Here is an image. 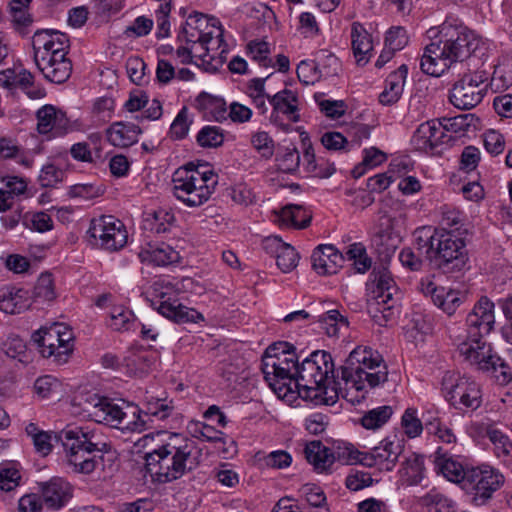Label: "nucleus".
Here are the masks:
<instances>
[{"label": "nucleus", "instance_id": "1", "mask_svg": "<svg viewBox=\"0 0 512 512\" xmlns=\"http://www.w3.org/2000/svg\"><path fill=\"white\" fill-rule=\"evenodd\" d=\"M432 39L421 57V70L439 77L453 64L463 62L472 55H483L484 41L457 18H447L438 28L428 30Z\"/></svg>", "mask_w": 512, "mask_h": 512}, {"label": "nucleus", "instance_id": "2", "mask_svg": "<svg viewBox=\"0 0 512 512\" xmlns=\"http://www.w3.org/2000/svg\"><path fill=\"white\" fill-rule=\"evenodd\" d=\"M494 326L495 304L487 296H481L466 316V336L457 344V349L471 365L479 370L491 371L500 385H506L512 380L510 367L484 340Z\"/></svg>", "mask_w": 512, "mask_h": 512}, {"label": "nucleus", "instance_id": "3", "mask_svg": "<svg viewBox=\"0 0 512 512\" xmlns=\"http://www.w3.org/2000/svg\"><path fill=\"white\" fill-rule=\"evenodd\" d=\"M341 391L340 383L335 380L331 354L317 350L298 360L292 386L286 388L282 400L289 405L299 398L314 405H333Z\"/></svg>", "mask_w": 512, "mask_h": 512}, {"label": "nucleus", "instance_id": "4", "mask_svg": "<svg viewBox=\"0 0 512 512\" xmlns=\"http://www.w3.org/2000/svg\"><path fill=\"white\" fill-rule=\"evenodd\" d=\"M95 438L93 432L82 427H68L59 433L67 464L72 471L80 474L101 472L105 479L117 470V458L106 443Z\"/></svg>", "mask_w": 512, "mask_h": 512}, {"label": "nucleus", "instance_id": "5", "mask_svg": "<svg viewBox=\"0 0 512 512\" xmlns=\"http://www.w3.org/2000/svg\"><path fill=\"white\" fill-rule=\"evenodd\" d=\"M202 451L194 441L171 434L168 439L145 454V467L151 477L168 483L180 479L200 464Z\"/></svg>", "mask_w": 512, "mask_h": 512}, {"label": "nucleus", "instance_id": "6", "mask_svg": "<svg viewBox=\"0 0 512 512\" xmlns=\"http://www.w3.org/2000/svg\"><path fill=\"white\" fill-rule=\"evenodd\" d=\"M69 38L57 30H37L32 37L34 63L43 77L52 83L66 82L72 73L67 57Z\"/></svg>", "mask_w": 512, "mask_h": 512}, {"label": "nucleus", "instance_id": "7", "mask_svg": "<svg viewBox=\"0 0 512 512\" xmlns=\"http://www.w3.org/2000/svg\"><path fill=\"white\" fill-rule=\"evenodd\" d=\"M80 405L85 416L96 423L133 432L146 429L141 409L133 403L89 393L82 398Z\"/></svg>", "mask_w": 512, "mask_h": 512}, {"label": "nucleus", "instance_id": "8", "mask_svg": "<svg viewBox=\"0 0 512 512\" xmlns=\"http://www.w3.org/2000/svg\"><path fill=\"white\" fill-rule=\"evenodd\" d=\"M387 376L382 355L368 346L356 347L341 367V378L347 391L377 387L387 380Z\"/></svg>", "mask_w": 512, "mask_h": 512}, {"label": "nucleus", "instance_id": "9", "mask_svg": "<svg viewBox=\"0 0 512 512\" xmlns=\"http://www.w3.org/2000/svg\"><path fill=\"white\" fill-rule=\"evenodd\" d=\"M194 281L192 278H183L172 281L159 279L151 286V306L162 316L176 323H198L203 315L195 309L188 308L180 302V293L192 291Z\"/></svg>", "mask_w": 512, "mask_h": 512}, {"label": "nucleus", "instance_id": "10", "mask_svg": "<svg viewBox=\"0 0 512 512\" xmlns=\"http://www.w3.org/2000/svg\"><path fill=\"white\" fill-rule=\"evenodd\" d=\"M298 360L295 346L286 341L270 344L261 357L264 381L281 400L286 388L292 386Z\"/></svg>", "mask_w": 512, "mask_h": 512}, {"label": "nucleus", "instance_id": "11", "mask_svg": "<svg viewBox=\"0 0 512 512\" xmlns=\"http://www.w3.org/2000/svg\"><path fill=\"white\" fill-rule=\"evenodd\" d=\"M174 196L188 207H199L213 194L218 177L207 165L189 163L178 168L172 177Z\"/></svg>", "mask_w": 512, "mask_h": 512}, {"label": "nucleus", "instance_id": "12", "mask_svg": "<svg viewBox=\"0 0 512 512\" xmlns=\"http://www.w3.org/2000/svg\"><path fill=\"white\" fill-rule=\"evenodd\" d=\"M368 309L378 321L380 316L388 321L394 316V309L400 299V291L388 269H374L367 284Z\"/></svg>", "mask_w": 512, "mask_h": 512}, {"label": "nucleus", "instance_id": "13", "mask_svg": "<svg viewBox=\"0 0 512 512\" xmlns=\"http://www.w3.org/2000/svg\"><path fill=\"white\" fill-rule=\"evenodd\" d=\"M505 483L504 475L490 465L466 468L462 489L475 506L486 505Z\"/></svg>", "mask_w": 512, "mask_h": 512}, {"label": "nucleus", "instance_id": "14", "mask_svg": "<svg viewBox=\"0 0 512 512\" xmlns=\"http://www.w3.org/2000/svg\"><path fill=\"white\" fill-rule=\"evenodd\" d=\"M180 43L200 44L201 54L211 48V44H217V49L221 48L223 43V29L220 22L215 17H209L200 12L190 14L184 26L177 36Z\"/></svg>", "mask_w": 512, "mask_h": 512}, {"label": "nucleus", "instance_id": "15", "mask_svg": "<svg viewBox=\"0 0 512 512\" xmlns=\"http://www.w3.org/2000/svg\"><path fill=\"white\" fill-rule=\"evenodd\" d=\"M31 341L44 358H54L57 364L66 363L73 350V334L63 324L40 328L31 336Z\"/></svg>", "mask_w": 512, "mask_h": 512}, {"label": "nucleus", "instance_id": "16", "mask_svg": "<svg viewBox=\"0 0 512 512\" xmlns=\"http://www.w3.org/2000/svg\"><path fill=\"white\" fill-rule=\"evenodd\" d=\"M446 400L456 409L476 410L482 403L479 385L472 379L447 373L442 380Z\"/></svg>", "mask_w": 512, "mask_h": 512}, {"label": "nucleus", "instance_id": "17", "mask_svg": "<svg viewBox=\"0 0 512 512\" xmlns=\"http://www.w3.org/2000/svg\"><path fill=\"white\" fill-rule=\"evenodd\" d=\"M431 263L445 273L461 270L467 261L464 240L452 232L440 231Z\"/></svg>", "mask_w": 512, "mask_h": 512}, {"label": "nucleus", "instance_id": "18", "mask_svg": "<svg viewBox=\"0 0 512 512\" xmlns=\"http://www.w3.org/2000/svg\"><path fill=\"white\" fill-rule=\"evenodd\" d=\"M88 234L94 239L96 245L107 251L122 249L128 238L124 224L110 215L92 219Z\"/></svg>", "mask_w": 512, "mask_h": 512}, {"label": "nucleus", "instance_id": "19", "mask_svg": "<svg viewBox=\"0 0 512 512\" xmlns=\"http://www.w3.org/2000/svg\"><path fill=\"white\" fill-rule=\"evenodd\" d=\"M486 77L481 73L465 74L455 82L449 92L451 104L461 110H469L477 106L483 99Z\"/></svg>", "mask_w": 512, "mask_h": 512}, {"label": "nucleus", "instance_id": "20", "mask_svg": "<svg viewBox=\"0 0 512 512\" xmlns=\"http://www.w3.org/2000/svg\"><path fill=\"white\" fill-rule=\"evenodd\" d=\"M403 451L402 441L397 436L387 437L362 458L363 466L374 467L379 471H391Z\"/></svg>", "mask_w": 512, "mask_h": 512}, {"label": "nucleus", "instance_id": "21", "mask_svg": "<svg viewBox=\"0 0 512 512\" xmlns=\"http://www.w3.org/2000/svg\"><path fill=\"white\" fill-rule=\"evenodd\" d=\"M395 218L386 210L380 209L374 227L373 242L379 253L393 254L400 242L399 234L394 231Z\"/></svg>", "mask_w": 512, "mask_h": 512}, {"label": "nucleus", "instance_id": "22", "mask_svg": "<svg viewBox=\"0 0 512 512\" xmlns=\"http://www.w3.org/2000/svg\"><path fill=\"white\" fill-rule=\"evenodd\" d=\"M267 78H258V101L262 97H267L272 104L275 111L284 114L288 120L298 122L300 116L298 114V97L295 92L289 89H284L270 95L265 91L264 82ZM263 102H258V111H261Z\"/></svg>", "mask_w": 512, "mask_h": 512}, {"label": "nucleus", "instance_id": "23", "mask_svg": "<svg viewBox=\"0 0 512 512\" xmlns=\"http://www.w3.org/2000/svg\"><path fill=\"white\" fill-rule=\"evenodd\" d=\"M339 61L333 54L325 55V59L313 61L303 60L301 61L296 69L299 80L306 84H314L322 77H328L334 75L337 72Z\"/></svg>", "mask_w": 512, "mask_h": 512}, {"label": "nucleus", "instance_id": "24", "mask_svg": "<svg viewBox=\"0 0 512 512\" xmlns=\"http://www.w3.org/2000/svg\"><path fill=\"white\" fill-rule=\"evenodd\" d=\"M422 291L430 295L433 303L448 316L454 315L467 298L462 291L437 287L433 282L422 283Z\"/></svg>", "mask_w": 512, "mask_h": 512}, {"label": "nucleus", "instance_id": "25", "mask_svg": "<svg viewBox=\"0 0 512 512\" xmlns=\"http://www.w3.org/2000/svg\"><path fill=\"white\" fill-rule=\"evenodd\" d=\"M73 489L63 478L54 477L41 484V496L47 508L59 510L72 498Z\"/></svg>", "mask_w": 512, "mask_h": 512}, {"label": "nucleus", "instance_id": "26", "mask_svg": "<svg viewBox=\"0 0 512 512\" xmlns=\"http://www.w3.org/2000/svg\"><path fill=\"white\" fill-rule=\"evenodd\" d=\"M312 267L319 275L335 274L342 266L343 255L331 244H321L311 255Z\"/></svg>", "mask_w": 512, "mask_h": 512}, {"label": "nucleus", "instance_id": "27", "mask_svg": "<svg viewBox=\"0 0 512 512\" xmlns=\"http://www.w3.org/2000/svg\"><path fill=\"white\" fill-rule=\"evenodd\" d=\"M311 220V212L297 204H288L280 210H274L271 216V221L283 228L305 229Z\"/></svg>", "mask_w": 512, "mask_h": 512}, {"label": "nucleus", "instance_id": "28", "mask_svg": "<svg viewBox=\"0 0 512 512\" xmlns=\"http://www.w3.org/2000/svg\"><path fill=\"white\" fill-rule=\"evenodd\" d=\"M444 132L441 123L430 120L418 126L414 132L411 143L418 151L432 152L443 143Z\"/></svg>", "mask_w": 512, "mask_h": 512}, {"label": "nucleus", "instance_id": "29", "mask_svg": "<svg viewBox=\"0 0 512 512\" xmlns=\"http://www.w3.org/2000/svg\"><path fill=\"white\" fill-rule=\"evenodd\" d=\"M37 120V129L40 134L52 132L54 135H61L69 126L65 113L51 105H45L37 111Z\"/></svg>", "mask_w": 512, "mask_h": 512}, {"label": "nucleus", "instance_id": "30", "mask_svg": "<svg viewBox=\"0 0 512 512\" xmlns=\"http://www.w3.org/2000/svg\"><path fill=\"white\" fill-rule=\"evenodd\" d=\"M350 37L356 63L359 66L366 65L373 53L372 36L361 23L353 22Z\"/></svg>", "mask_w": 512, "mask_h": 512}, {"label": "nucleus", "instance_id": "31", "mask_svg": "<svg viewBox=\"0 0 512 512\" xmlns=\"http://www.w3.org/2000/svg\"><path fill=\"white\" fill-rule=\"evenodd\" d=\"M141 128L131 122H114L106 130L108 142L114 147L128 148L137 143Z\"/></svg>", "mask_w": 512, "mask_h": 512}, {"label": "nucleus", "instance_id": "32", "mask_svg": "<svg viewBox=\"0 0 512 512\" xmlns=\"http://www.w3.org/2000/svg\"><path fill=\"white\" fill-rule=\"evenodd\" d=\"M306 460L313 466L318 473H329L335 462V455L332 451L320 441H311L306 444L304 449Z\"/></svg>", "mask_w": 512, "mask_h": 512}, {"label": "nucleus", "instance_id": "33", "mask_svg": "<svg viewBox=\"0 0 512 512\" xmlns=\"http://www.w3.org/2000/svg\"><path fill=\"white\" fill-rule=\"evenodd\" d=\"M30 306L28 291L14 286L0 287V310L8 314H17Z\"/></svg>", "mask_w": 512, "mask_h": 512}, {"label": "nucleus", "instance_id": "34", "mask_svg": "<svg viewBox=\"0 0 512 512\" xmlns=\"http://www.w3.org/2000/svg\"><path fill=\"white\" fill-rule=\"evenodd\" d=\"M407 73L406 65H401L397 70L389 74L385 81V88L379 95L381 104L392 105L400 99Z\"/></svg>", "mask_w": 512, "mask_h": 512}, {"label": "nucleus", "instance_id": "35", "mask_svg": "<svg viewBox=\"0 0 512 512\" xmlns=\"http://www.w3.org/2000/svg\"><path fill=\"white\" fill-rule=\"evenodd\" d=\"M139 257L143 262H148L155 266H168L177 263L180 259L179 252L165 243L142 249Z\"/></svg>", "mask_w": 512, "mask_h": 512}, {"label": "nucleus", "instance_id": "36", "mask_svg": "<svg viewBox=\"0 0 512 512\" xmlns=\"http://www.w3.org/2000/svg\"><path fill=\"white\" fill-rule=\"evenodd\" d=\"M435 469L451 482L458 483L462 487L464 478H466V468L460 462L441 454V449L435 453Z\"/></svg>", "mask_w": 512, "mask_h": 512}, {"label": "nucleus", "instance_id": "37", "mask_svg": "<svg viewBox=\"0 0 512 512\" xmlns=\"http://www.w3.org/2000/svg\"><path fill=\"white\" fill-rule=\"evenodd\" d=\"M33 83V74L24 68H9L0 72V86L7 90L21 89L28 92Z\"/></svg>", "mask_w": 512, "mask_h": 512}, {"label": "nucleus", "instance_id": "38", "mask_svg": "<svg viewBox=\"0 0 512 512\" xmlns=\"http://www.w3.org/2000/svg\"><path fill=\"white\" fill-rule=\"evenodd\" d=\"M486 436L493 444L494 455L504 464L512 463V441L509 436L493 425L487 427Z\"/></svg>", "mask_w": 512, "mask_h": 512}, {"label": "nucleus", "instance_id": "39", "mask_svg": "<svg viewBox=\"0 0 512 512\" xmlns=\"http://www.w3.org/2000/svg\"><path fill=\"white\" fill-rule=\"evenodd\" d=\"M439 230L431 226L419 227L414 231V243L419 254H424L431 262Z\"/></svg>", "mask_w": 512, "mask_h": 512}, {"label": "nucleus", "instance_id": "40", "mask_svg": "<svg viewBox=\"0 0 512 512\" xmlns=\"http://www.w3.org/2000/svg\"><path fill=\"white\" fill-rule=\"evenodd\" d=\"M419 503L428 512H456L455 502L436 489H432L422 496Z\"/></svg>", "mask_w": 512, "mask_h": 512}, {"label": "nucleus", "instance_id": "41", "mask_svg": "<svg viewBox=\"0 0 512 512\" xmlns=\"http://www.w3.org/2000/svg\"><path fill=\"white\" fill-rule=\"evenodd\" d=\"M317 322L320 328L324 330L329 337H337L342 328H347L349 322L347 317L342 315L339 310H329L318 316Z\"/></svg>", "mask_w": 512, "mask_h": 512}, {"label": "nucleus", "instance_id": "42", "mask_svg": "<svg viewBox=\"0 0 512 512\" xmlns=\"http://www.w3.org/2000/svg\"><path fill=\"white\" fill-rule=\"evenodd\" d=\"M403 483L407 485H417L421 482L424 473L423 458L418 455H412L407 458L399 470Z\"/></svg>", "mask_w": 512, "mask_h": 512}, {"label": "nucleus", "instance_id": "43", "mask_svg": "<svg viewBox=\"0 0 512 512\" xmlns=\"http://www.w3.org/2000/svg\"><path fill=\"white\" fill-rule=\"evenodd\" d=\"M173 408L172 401L151 396L146 398L145 409L141 410V416L143 419L155 417L158 420H165L171 415Z\"/></svg>", "mask_w": 512, "mask_h": 512}, {"label": "nucleus", "instance_id": "44", "mask_svg": "<svg viewBox=\"0 0 512 512\" xmlns=\"http://www.w3.org/2000/svg\"><path fill=\"white\" fill-rule=\"evenodd\" d=\"M26 434L31 438L37 453L47 456L52 451L51 434L40 429L35 423H29L25 428Z\"/></svg>", "mask_w": 512, "mask_h": 512}, {"label": "nucleus", "instance_id": "45", "mask_svg": "<svg viewBox=\"0 0 512 512\" xmlns=\"http://www.w3.org/2000/svg\"><path fill=\"white\" fill-rule=\"evenodd\" d=\"M393 414V408L388 405L369 410L361 418V424L366 429L376 430L382 427Z\"/></svg>", "mask_w": 512, "mask_h": 512}, {"label": "nucleus", "instance_id": "46", "mask_svg": "<svg viewBox=\"0 0 512 512\" xmlns=\"http://www.w3.org/2000/svg\"><path fill=\"white\" fill-rule=\"evenodd\" d=\"M192 123L193 116L186 106L182 107L170 125L169 137L172 140H183L187 137Z\"/></svg>", "mask_w": 512, "mask_h": 512}, {"label": "nucleus", "instance_id": "47", "mask_svg": "<svg viewBox=\"0 0 512 512\" xmlns=\"http://www.w3.org/2000/svg\"><path fill=\"white\" fill-rule=\"evenodd\" d=\"M135 324L134 313L124 306H114L110 312L109 326L116 331L130 330Z\"/></svg>", "mask_w": 512, "mask_h": 512}, {"label": "nucleus", "instance_id": "48", "mask_svg": "<svg viewBox=\"0 0 512 512\" xmlns=\"http://www.w3.org/2000/svg\"><path fill=\"white\" fill-rule=\"evenodd\" d=\"M473 121L472 114H460L451 118H443L439 123H441L444 133L447 131L462 136L470 130L471 126H474Z\"/></svg>", "mask_w": 512, "mask_h": 512}, {"label": "nucleus", "instance_id": "49", "mask_svg": "<svg viewBox=\"0 0 512 512\" xmlns=\"http://www.w3.org/2000/svg\"><path fill=\"white\" fill-rule=\"evenodd\" d=\"M512 85V62L503 61L495 66L490 86L495 91H503Z\"/></svg>", "mask_w": 512, "mask_h": 512}, {"label": "nucleus", "instance_id": "50", "mask_svg": "<svg viewBox=\"0 0 512 512\" xmlns=\"http://www.w3.org/2000/svg\"><path fill=\"white\" fill-rule=\"evenodd\" d=\"M201 45H194L193 57L199 58L203 64L210 66V69L217 70L218 66H221L224 62L223 53L226 52V45L221 44V48L217 49V44H211L205 54H201Z\"/></svg>", "mask_w": 512, "mask_h": 512}, {"label": "nucleus", "instance_id": "51", "mask_svg": "<svg viewBox=\"0 0 512 512\" xmlns=\"http://www.w3.org/2000/svg\"><path fill=\"white\" fill-rule=\"evenodd\" d=\"M441 219L440 223L443 226L441 231L452 232L458 231L462 226L465 216L457 208L444 205L440 208Z\"/></svg>", "mask_w": 512, "mask_h": 512}, {"label": "nucleus", "instance_id": "52", "mask_svg": "<svg viewBox=\"0 0 512 512\" xmlns=\"http://www.w3.org/2000/svg\"><path fill=\"white\" fill-rule=\"evenodd\" d=\"M299 259L300 256L295 248L285 243L274 260L283 273H289L297 267Z\"/></svg>", "mask_w": 512, "mask_h": 512}, {"label": "nucleus", "instance_id": "53", "mask_svg": "<svg viewBox=\"0 0 512 512\" xmlns=\"http://www.w3.org/2000/svg\"><path fill=\"white\" fill-rule=\"evenodd\" d=\"M401 426L409 438L418 437L423 431L422 421L417 416L415 408H407L401 418Z\"/></svg>", "mask_w": 512, "mask_h": 512}, {"label": "nucleus", "instance_id": "54", "mask_svg": "<svg viewBox=\"0 0 512 512\" xmlns=\"http://www.w3.org/2000/svg\"><path fill=\"white\" fill-rule=\"evenodd\" d=\"M3 351L8 357L17 359L21 363H28L30 361L26 344L19 337L8 338L3 343Z\"/></svg>", "mask_w": 512, "mask_h": 512}, {"label": "nucleus", "instance_id": "55", "mask_svg": "<svg viewBox=\"0 0 512 512\" xmlns=\"http://www.w3.org/2000/svg\"><path fill=\"white\" fill-rule=\"evenodd\" d=\"M425 428L429 434L437 436L444 443L450 444L456 441L452 430L443 425L438 416H431L425 419Z\"/></svg>", "mask_w": 512, "mask_h": 512}, {"label": "nucleus", "instance_id": "56", "mask_svg": "<svg viewBox=\"0 0 512 512\" xmlns=\"http://www.w3.org/2000/svg\"><path fill=\"white\" fill-rule=\"evenodd\" d=\"M34 297L41 301H52L56 297L54 281L50 273H43L34 287Z\"/></svg>", "mask_w": 512, "mask_h": 512}, {"label": "nucleus", "instance_id": "57", "mask_svg": "<svg viewBox=\"0 0 512 512\" xmlns=\"http://www.w3.org/2000/svg\"><path fill=\"white\" fill-rule=\"evenodd\" d=\"M332 454L335 455V460L342 464L363 465L364 460H362V458L364 457L365 452L359 451L351 444H345L344 446H338Z\"/></svg>", "mask_w": 512, "mask_h": 512}, {"label": "nucleus", "instance_id": "58", "mask_svg": "<svg viewBox=\"0 0 512 512\" xmlns=\"http://www.w3.org/2000/svg\"><path fill=\"white\" fill-rule=\"evenodd\" d=\"M174 221V215L164 209L157 210L146 220L149 229L157 234L169 231Z\"/></svg>", "mask_w": 512, "mask_h": 512}, {"label": "nucleus", "instance_id": "59", "mask_svg": "<svg viewBox=\"0 0 512 512\" xmlns=\"http://www.w3.org/2000/svg\"><path fill=\"white\" fill-rule=\"evenodd\" d=\"M24 225L34 231L44 233L53 228V220L46 212H36L24 217Z\"/></svg>", "mask_w": 512, "mask_h": 512}, {"label": "nucleus", "instance_id": "60", "mask_svg": "<svg viewBox=\"0 0 512 512\" xmlns=\"http://www.w3.org/2000/svg\"><path fill=\"white\" fill-rule=\"evenodd\" d=\"M261 465L273 469H285L292 463V456L285 450H275L259 459Z\"/></svg>", "mask_w": 512, "mask_h": 512}, {"label": "nucleus", "instance_id": "61", "mask_svg": "<svg viewBox=\"0 0 512 512\" xmlns=\"http://www.w3.org/2000/svg\"><path fill=\"white\" fill-rule=\"evenodd\" d=\"M64 178V171L54 164H46L42 167L38 176V182L42 187H55L58 183L62 182Z\"/></svg>", "mask_w": 512, "mask_h": 512}, {"label": "nucleus", "instance_id": "62", "mask_svg": "<svg viewBox=\"0 0 512 512\" xmlns=\"http://www.w3.org/2000/svg\"><path fill=\"white\" fill-rule=\"evenodd\" d=\"M223 140L224 136L220 128L215 126H205L197 135V142L202 147H217L223 143Z\"/></svg>", "mask_w": 512, "mask_h": 512}, {"label": "nucleus", "instance_id": "63", "mask_svg": "<svg viewBox=\"0 0 512 512\" xmlns=\"http://www.w3.org/2000/svg\"><path fill=\"white\" fill-rule=\"evenodd\" d=\"M197 102L203 109L213 112L217 120L225 118L226 108L225 102L222 99L213 97L207 93H201L197 98Z\"/></svg>", "mask_w": 512, "mask_h": 512}, {"label": "nucleus", "instance_id": "64", "mask_svg": "<svg viewBox=\"0 0 512 512\" xmlns=\"http://www.w3.org/2000/svg\"><path fill=\"white\" fill-rule=\"evenodd\" d=\"M59 386L60 383L55 377L45 375L35 381L34 390L39 397L49 398L58 393Z\"/></svg>", "mask_w": 512, "mask_h": 512}]
</instances>
